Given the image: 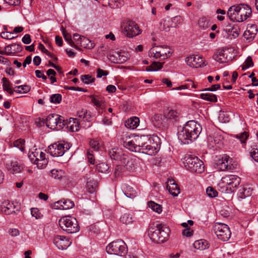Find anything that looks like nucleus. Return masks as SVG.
<instances>
[{
	"instance_id": "obj_1",
	"label": "nucleus",
	"mask_w": 258,
	"mask_h": 258,
	"mask_svg": "<svg viewBox=\"0 0 258 258\" xmlns=\"http://www.w3.org/2000/svg\"><path fill=\"white\" fill-rule=\"evenodd\" d=\"M202 130V126L195 120L187 121L182 130L178 133V138L184 144L196 140Z\"/></svg>"
},
{
	"instance_id": "obj_2",
	"label": "nucleus",
	"mask_w": 258,
	"mask_h": 258,
	"mask_svg": "<svg viewBox=\"0 0 258 258\" xmlns=\"http://www.w3.org/2000/svg\"><path fill=\"white\" fill-rule=\"evenodd\" d=\"M170 230L165 224H153L148 229V235L151 240L157 243L166 241L169 237Z\"/></svg>"
},
{
	"instance_id": "obj_3",
	"label": "nucleus",
	"mask_w": 258,
	"mask_h": 258,
	"mask_svg": "<svg viewBox=\"0 0 258 258\" xmlns=\"http://www.w3.org/2000/svg\"><path fill=\"white\" fill-rule=\"evenodd\" d=\"M227 15L233 22H242L251 15V8L245 4L234 5L229 8Z\"/></svg>"
},
{
	"instance_id": "obj_4",
	"label": "nucleus",
	"mask_w": 258,
	"mask_h": 258,
	"mask_svg": "<svg viewBox=\"0 0 258 258\" xmlns=\"http://www.w3.org/2000/svg\"><path fill=\"white\" fill-rule=\"evenodd\" d=\"M183 163L185 167L191 172L202 173L204 171L203 161L195 156L186 155L183 159Z\"/></svg>"
},
{
	"instance_id": "obj_5",
	"label": "nucleus",
	"mask_w": 258,
	"mask_h": 258,
	"mask_svg": "<svg viewBox=\"0 0 258 258\" xmlns=\"http://www.w3.org/2000/svg\"><path fill=\"white\" fill-rule=\"evenodd\" d=\"M59 225L63 231L69 233H76L80 229L76 218L72 216L62 217L59 220Z\"/></svg>"
},
{
	"instance_id": "obj_6",
	"label": "nucleus",
	"mask_w": 258,
	"mask_h": 258,
	"mask_svg": "<svg viewBox=\"0 0 258 258\" xmlns=\"http://www.w3.org/2000/svg\"><path fill=\"white\" fill-rule=\"evenodd\" d=\"M171 48L167 46H155L149 51V56L159 60H163L171 56Z\"/></svg>"
},
{
	"instance_id": "obj_7",
	"label": "nucleus",
	"mask_w": 258,
	"mask_h": 258,
	"mask_svg": "<svg viewBox=\"0 0 258 258\" xmlns=\"http://www.w3.org/2000/svg\"><path fill=\"white\" fill-rule=\"evenodd\" d=\"M106 250L109 254L124 256L127 252V247L122 240H117L110 243L106 247Z\"/></svg>"
},
{
	"instance_id": "obj_8",
	"label": "nucleus",
	"mask_w": 258,
	"mask_h": 258,
	"mask_svg": "<svg viewBox=\"0 0 258 258\" xmlns=\"http://www.w3.org/2000/svg\"><path fill=\"white\" fill-rule=\"evenodd\" d=\"M213 230L218 238L223 241L229 240L231 233L227 225L222 223H216L213 227Z\"/></svg>"
},
{
	"instance_id": "obj_9",
	"label": "nucleus",
	"mask_w": 258,
	"mask_h": 258,
	"mask_svg": "<svg viewBox=\"0 0 258 258\" xmlns=\"http://www.w3.org/2000/svg\"><path fill=\"white\" fill-rule=\"evenodd\" d=\"M70 148L69 143L57 142L50 145L48 152L52 156L59 157L62 156Z\"/></svg>"
},
{
	"instance_id": "obj_10",
	"label": "nucleus",
	"mask_w": 258,
	"mask_h": 258,
	"mask_svg": "<svg viewBox=\"0 0 258 258\" xmlns=\"http://www.w3.org/2000/svg\"><path fill=\"white\" fill-rule=\"evenodd\" d=\"M46 124L52 130H59L64 126V119L57 114H49L46 118Z\"/></svg>"
},
{
	"instance_id": "obj_11",
	"label": "nucleus",
	"mask_w": 258,
	"mask_h": 258,
	"mask_svg": "<svg viewBox=\"0 0 258 258\" xmlns=\"http://www.w3.org/2000/svg\"><path fill=\"white\" fill-rule=\"evenodd\" d=\"M234 50L231 48H225L219 49L215 54V60L220 63L227 62L234 57L233 53Z\"/></svg>"
},
{
	"instance_id": "obj_12",
	"label": "nucleus",
	"mask_w": 258,
	"mask_h": 258,
	"mask_svg": "<svg viewBox=\"0 0 258 258\" xmlns=\"http://www.w3.org/2000/svg\"><path fill=\"white\" fill-rule=\"evenodd\" d=\"M123 29L128 37H133L139 35L141 30L138 25L134 21H127L123 23Z\"/></svg>"
},
{
	"instance_id": "obj_13",
	"label": "nucleus",
	"mask_w": 258,
	"mask_h": 258,
	"mask_svg": "<svg viewBox=\"0 0 258 258\" xmlns=\"http://www.w3.org/2000/svg\"><path fill=\"white\" fill-rule=\"evenodd\" d=\"M232 158L227 155H223L216 163V168L220 171L231 170Z\"/></svg>"
},
{
	"instance_id": "obj_14",
	"label": "nucleus",
	"mask_w": 258,
	"mask_h": 258,
	"mask_svg": "<svg viewBox=\"0 0 258 258\" xmlns=\"http://www.w3.org/2000/svg\"><path fill=\"white\" fill-rule=\"evenodd\" d=\"M223 140L220 133H214L208 137V146L210 148H220L223 145Z\"/></svg>"
},
{
	"instance_id": "obj_15",
	"label": "nucleus",
	"mask_w": 258,
	"mask_h": 258,
	"mask_svg": "<svg viewBox=\"0 0 258 258\" xmlns=\"http://www.w3.org/2000/svg\"><path fill=\"white\" fill-rule=\"evenodd\" d=\"M222 181L229 188L232 190L238 186L240 183V178L235 175H227L223 177L222 179Z\"/></svg>"
},
{
	"instance_id": "obj_16",
	"label": "nucleus",
	"mask_w": 258,
	"mask_h": 258,
	"mask_svg": "<svg viewBox=\"0 0 258 258\" xmlns=\"http://www.w3.org/2000/svg\"><path fill=\"white\" fill-rule=\"evenodd\" d=\"M171 120H168L165 114H157L154 115L152 119V121L155 127L158 128H166Z\"/></svg>"
},
{
	"instance_id": "obj_17",
	"label": "nucleus",
	"mask_w": 258,
	"mask_h": 258,
	"mask_svg": "<svg viewBox=\"0 0 258 258\" xmlns=\"http://www.w3.org/2000/svg\"><path fill=\"white\" fill-rule=\"evenodd\" d=\"M53 243L59 249L64 250L71 245L72 241L64 236L56 235L53 238Z\"/></svg>"
},
{
	"instance_id": "obj_18",
	"label": "nucleus",
	"mask_w": 258,
	"mask_h": 258,
	"mask_svg": "<svg viewBox=\"0 0 258 258\" xmlns=\"http://www.w3.org/2000/svg\"><path fill=\"white\" fill-rule=\"evenodd\" d=\"M134 137L136 152H140L145 144H147L148 142L151 143V138L147 136H134Z\"/></svg>"
},
{
	"instance_id": "obj_19",
	"label": "nucleus",
	"mask_w": 258,
	"mask_h": 258,
	"mask_svg": "<svg viewBox=\"0 0 258 258\" xmlns=\"http://www.w3.org/2000/svg\"><path fill=\"white\" fill-rule=\"evenodd\" d=\"M185 61L188 66L195 68L205 66L204 58L198 55H190L186 58Z\"/></svg>"
},
{
	"instance_id": "obj_20",
	"label": "nucleus",
	"mask_w": 258,
	"mask_h": 258,
	"mask_svg": "<svg viewBox=\"0 0 258 258\" xmlns=\"http://www.w3.org/2000/svg\"><path fill=\"white\" fill-rule=\"evenodd\" d=\"M123 146L133 152H135V144L134 136H130L127 134H123L121 136Z\"/></svg>"
},
{
	"instance_id": "obj_21",
	"label": "nucleus",
	"mask_w": 258,
	"mask_h": 258,
	"mask_svg": "<svg viewBox=\"0 0 258 258\" xmlns=\"http://www.w3.org/2000/svg\"><path fill=\"white\" fill-rule=\"evenodd\" d=\"M153 140L151 139V142ZM159 151L158 145L156 143L148 142L147 144H145L140 152L153 156L155 155Z\"/></svg>"
},
{
	"instance_id": "obj_22",
	"label": "nucleus",
	"mask_w": 258,
	"mask_h": 258,
	"mask_svg": "<svg viewBox=\"0 0 258 258\" xmlns=\"http://www.w3.org/2000/svg\"><path fill=\"white\" fill-rule=\"evenodd\" d=\"M1 208L2 212L5 215H10L19 211L14 204L8 200L5 201L2 203Z\"/></svg>"
},
{
	"instance_id": "obj_23",
	"label": "nucleus",
	"mask_w": 258,
	"mask_h": 258,
	"mask_svg": "<svg viewBox=\"0 0 258 258\" xmlns=\"http://www.w3.org/2000/svg\"><path fill=\"white\" fill-rule=\"evenodd\" d=\"M257 32V26L255 25H248L243 33V37L248 42L253 40Z\"/></svg>"
},
{
	"instance_id": "obj_24",
	"label": "nucleus",
	"mask_w": 258,
	"mask_h": 258,
	"mask_svg": "<svg viewBox=\"0 0 258 258\" xmlns=\"http://www.w3.org/2000/svg\"><path fill=\"white\" fill-rule=\"evenodd\" d=\"M74 206V203L68 199H63L54 204V207L55 209L62 210L71 209Z\"/></svg>"
},
{
	"instance_id": "obj_25",
	"label": "nucleus",
	"mask_w": 258,
	"mask_h": 258,
	"mask_svg": "<svg viewBox=\"0 0 258 258\" xmlns=\"http://www.w3.org/2000/svg\"><path fill=\"white\" fill-rule=\"evenodd\" d=\"M120 163L129 171L132 172L135 169V161L133 159L128 157L126 155L122 156Z\"/></svg>"
},
{
	"instance_id": "obj_26",
	"label": "nucleus",
	"mask_w": 258,
	"mask_h": 258,
	"mask_svg": "<svg viewBox=\"0 0 258 258\" xmlns=\"http://www.w3.org/2000/svg\"><path fill=\"white\" fill-rule=\"evenodd\" d=\"M167 189L173 197H176L180 193V188L173 179H169L167 184Z\"/></svg>"
},
{
	"instance_id": "obj_27",
	"label": "nucleus",
	"mask_w": 258,
	"mask_h": 258,
	"mask_svg": "<svg viewBox=\"0 0 258 258\" xmlns=\"http://www.w3.org/2000/svg\"><path fill=\"white\" fill-rule=\"evenodd\" d=\"M45 153L40 150V149H36L34 151L30 152L28 154V157L34 164L38 161L39 159L45 157Z\"/></svg>"
},
{
	"instance_id": "obj_28",
	"label": "nucleus",
	"mask_w": 258,
	"mask_h": 258,
	"mask_svg": "<svg viewBox=\"0 0 258 258\" xmlns=\"http://www.w3.org/2000/svg\"><path fill=\"white\" fill-rule=\"evenodd\" d=\"M7 168L8 171L12 174L19 173L22 169V167L16 160L11 161L9 163H8Z\"/></svg>"
},
{
	"instance_id": "obj_29",
	"label": "nucleus",
	"mask_w": 258,
	"mask_h": 258,
	"mask_svg": "<svg viewBox=\"0 0 258 258\" xmlns=\"http://www.w3.org/2000/svg\"><path fill=\"white\" fill-rule=\"evenodd\" d=\"M140 119L137 117H132L127 119L125 122V126L129 129L136 128L139 125Z\"/></svg>"
},
{
	"instance_id": "obj_30",
	"label": "nucleus",
	"mask_w": 258,
	"mask_h": 258,
	"mask_svg": "<svg viewBox=\"0 0 258 258\" xmlns=\"http://www.w3.org/2000/svg\"><path fill=\"white\" fill-rule=\"evenodd\" d=\"M65 172L64 170L58 169H53L49 172V176L56 180H60L65 177Z\"/></svg>"
},
{
	"instance_id": "obj_31",
	"label": "nucleus",
	"mask_w": 258,
	"mask_h": 258,
	"mask_svg": "<svg viewBox=\"0 0 258 258\" xmlns=\"http://www.w3.org/2000/svg\"><path fill=\"white\" fill-rule=\"evenodd\" d=\"M98 187V182L93 179H88L86 183V188L87 191L93 194L95 192Z\"/></svg>"
},
{
	"instance_id": "obj_32",
	"label": "nucleus",
	"mask_w": 258,
	"mask_h": 258,
	"mask_svg": "<svg viewBox=\"0 0 258 258\" xmlns=\"http://www.w3.org/2000/svg\"><path fill=\"white\" fill-rule=\"evenodd\" d=\"M165 115L168 120H171L170 124L178 121L179 118V114L177 111L174 110H169Z\"/></svg>"
},
{
	"instance_id": "obj_33",
	"label": "nucleus",
	"mask_w": 258,
	"mask_h": 258,
	"mask_svg": "<svg viewBox=\"0 0 258 258\" xmlns=\"http://www.w3.org/2000/svg\"><path fill=\"white\" fill-rule=\"evenodd\" d=\"M109 155L111 159L121 161L122 156H125V154L123 153L120 150L113 149L109 151Z\"/></svg>"
},
{
	"instance_id": "obj_34",
	"label": "nucleus",
	"mask_w": 258,
	"mask_h": 258,
	"mask_svg": "<svg viewBox=\"0 0 258 258\" xmlns=\"http://www.w3.org/2000/svg\"><path fill=\"white\" fill-rule=\"evenodd\" d=\"M123 191L124 195L130 198H133L137 195L136 190L133 187L128 185H124L123 186Z\"/></svg>"
},
{
	"instance_id": "obj_35",
	"label": "nucleus",
	"mask_w": 258,
	"mask_h": 258,
	"mask_svg": "<svg viewBox=\"0 0 258 258\" xmlns=\"http://www.w3.org/2000/svg\"><path fill=\"white\" fill-rule=\"evenodd\" d=\"M200 98L203 100L211 102H217L218 101L217 96L208 92H204L200 94Z\"/></svg>"
},
{
	"instance_id": "obj_36",
	"label": "nucleus",
	"mask_w": 258,
	"mask_h": 258,
	"mask_svg": "<svg viewBox=\"0 0 258 258\" xmlns=\"http://www.w3.org/2000/svg\"><path fill=\"white\" fill-rule=\"evenodd\" d=\"M67 127L72 132H77L80 129L79 123L76 118H71Z\"/></svg>"
},
{
	"instance_id": "obj_37",
	"label": "nucleus",
	"mask_w": 258,
	"mask_h": 258,
	"mask_svg": "<svg viewBox=\"0 0 258 258\" xmlns=\"http://www.w3.org/2000/svg\"><path fill=\"white\" fill-rule=\"evenodd\" d=\"M194 246L195 248L201 250H204L209 247L208 241L204 239L196 241L194 243Z\"/></svg>"
},
{
	"instance_id": "obj_38",
	"label": "nucleus",
	"mask_w": 258,
	"mask_h": 258,
	"mask_svg": "<svg viewBox=\"0 0 258 258\" xmlns=\"http://www.w3.org/2000/svg\"><path fill=\"white\" fill-rule=\"evenodd\" d=\"M90 97L91 98L92 103H93L94 105L97 108H102L104 101L101 96L91 95Z\"/></svg>"
},
{
	"instance_id": "obj_39",
	"label": "nucleus",
	"mask_w": 258,
	"mask_h": 258,
	"mask_svg": "<svg viewBox=\"0 0 258 258\" xmlns=\"http://www.w3.org/2000/svg\"><path fill=\"white\" fill-rule=\"evenodd\" d=\"M78 45L82 47L85 48H91L93 47L92 44L87 38L82 36L80 42L78 43Z\"/></svg>"
},
{
	"instance_id": "obj_40",
	"label": "nucleus",
	"mask_w": 258,
	"mask_h": 258,
	"mask_svg": "<svg viewBox=\"0 0 258 258\" xmlns=\"http://www.w3.org/2000/svg\"><path fill=\"white\" fill-rule=\"evenodd\" d=\"M120 221L124 224H130L133 222V218L130 214L125 213L120 217Z\"/></svg>"
},
{
	"instance_id": "obj_41",
	"label": "nucleus",
	"mask_w": 258,
	"mask_h": 258,
	"mask_svg": "<svg viewBox=\"0 0 258 258\" xmlns=\"http://www.w3.org/2000/svg\"><path fill=\"white\" fill-rule=\"evenodd\" d=\"M163 63L160 62H154L150 66L146 68L148 72L156 71L161 69L163 68Z\"/></svg>"
},
{
	"instance_id": "obj_42",
	"label": "nucleus",
	"mask_w": 258,
	"mask_h": 258,
	"mask_svg": "<svg viewBox=\"0 0 258 258\" xmlns=\"http://www.w3.org/2000/svg\"><path fill=\"white\" fill-rule=\"evenodd\" d=\"M62 34L63 36V37L64 38V40L68 42V43L72 46L74 48H75L77 49L80 50L79 48V47H78L76 44L73 41V40L72 39V36L71 35L67 33L66 31L63 30L62 31Z\"/></svg>"
},
{
	"instance_id": "obj_43",
	"label": "nucleus",
	"mask_w": 258,
	"mask_h": 258,
	"mask_svg": "<svg viewBox=\"0 0 258 258\" xmlns=\"http://www.w3.org/2000/svg\"><path fill=\"white\" fill-rule=\"evenodd\" d=\"M114 53L117 56L118 63H122L127 60L128 54L127 53L123 51H115Z\"/></svg>"
},
{
	"instance_id": "obj_44",
	"label": "nucleus",
	"mask_w": 258,
	"mask_h": 258,
	"mask_svg": "<svg viewBox=\"0 0 258 258\" xmlns=\"http://www.w3.org/2000/svg\"><path fill=\"white\" fill-rule=\"evenodd\" d=\"M148 205L153 211L160 214L162 211V208L161 205L153 202L150 201L148 203Z\"/></svg>"
},
{
	"instance_id": "obj_45",
	"label": "nucleus",
	"mask_w": 258,
	"mask_h": 258,
	"mask_svg": "<svg viewBox=\"0 0 258 258\" xmlns=\"http://www.w3.org/2000/svg\"><path fill=\"white\" fill-rule=\"evenodd\" d=\"M198 24L199 27L204 30L207 29L210 27L209 20L205 17L200 18Z\"/></svg>"
},
{
	"instance_id": "obj_46",
	"label": "nucleus",
	"mask_w": 258,
	"mask_h": 258,
	"mask_svg": "<svg viewBox=\"0 0 258 258\" xmlns=\"http://www.w3.org/2000/svg\"><path fill=\"white\" fill-rule=\"evenodd\" d=\"M173 28L176 27L178 24H181L183 21V18L180 16H176L172 18H168Z\"/></svg>"
},
{
	"instance_id": "obj_47",
	"label": "nucleus",
	"mask_w": 258,
	"mask_h": 258,
	"mask_svg": "<svg viewBox=\"0 0 258 258\" xmlns=\"http://www.w3.org/2000/svg\"><path fill=\"white\" fill-rule=\"evenodd\" d=\"M15 88L16 89H15V92L18 93H26L31 89L30 86L26 85L16 86Z\"/></svg>"
},
{
	"instance_id": "obj_48",
	"label": "nucleus",
	"mask_w": 258,
	"mask_h": 258,
	"mask_svg": "<svg viewBox=\"0 0 258 258\" xmlns=\"http://www.w3.org/2000/svg\"><path fill=\"white\" fill-rule=\"evenodd\" d=\"M48 162V160L46 159V157H44V158L39 159V160L34 164L37 165V167L39 169H44L46 167Z\"/></svg>"
},
{
	"instance_id": "obj_49",
	"label": "nucleus",
	"mask_w": 258,
	"mask_h": 258,
	"mask_svg": "<svg viewBox=\"0 0 258 258\" xmlns=\"http://www.w3.org/2000/svg\"><path fill=\"white\" fill-rule=\"evenodd\" d=\"M109 169L108 165L104 163L101 162L96 165V169L99 172L101 173H105Z\"/></svg>"
},
{
	"instance_id": "obj_50",
	"label": "nucleus",
	"mask_w": 258,
	"mask_h": 258,
	"mask_svg": "<svg viewBox=\"0 0 258 258\" xmlns=\"http://www.w3.org/2000/svg\"><path fill=\"white\" fill-rule=\"evenodd\" d=\"M95 78H93L90 75H84L81 76V80L87 84H89L93 83L95 81Z\"/></svg>"
},
{
	"instance_id": "obj_51",
	"label": "nucleus",
	"mask_w": 258,
	"mask_h": 258,
	"mask_svg": "<svg viewBox=\"0 0 258 258\" xmlns=\"http://www.w3.org/2000/svg\"><path fill=\"white\" fill-rule=\"evenodd\" d=\"M14 145L22 152L25 150V141L23 139H18L14 142Z\"/></svg>"
},
{
	"instance_id": "obj_52",
	"label": "nucleus",
	"mask_w": 258,
	"mask_h": 258,
	"mask_svg": "<svg viewBox=\"0 0 258 258\" xmlns=\"http://www.w3.org/2000/svg\"><path fill=\"white\" fill-rule=\"evenodd\" d=\"M254 63L252 61L251 57L248 56L244 62V64L242 66V70H245L248 68L252 67Z\"/></svg>"
},
{
	"instance_id": "obj_53",
	"label": "nucleus",
	"mask_w": 258,
	"mask_h": 258,
	"mask_svg": "<svg viewBox=\"0 0 258 258\" xmlns=\"http://www.w3.org/2000/svg\"><path fill=\"white\" fill-rule=\"evenodd\" d=\"M90 146L91 147V150L93 149L94 151H97L99 150L100 147V144L98 141L95 140H91L90 141Z\"/></svg>"
},
{
	"instance_id": "obj_54",
	"label": "nucleus",
	"mask_w": 258,
	"mask_h": 258,
	"mask_svg": "<svg viewBox=\"0 0 258 258\" xmlns=\"http://www.w3.org/2000/svg\"><path fill=\"white\" fill-rule=\"evenodd\" d=\"M161 26H162V29L166 32L169 31L170 28H173L169 19L164 20L163 22L161 23Z\"/></svg>"
},
{
	"instance_id": "obj_55",
	"label": "nucleus",
	"mask_w": 258,
	"mask_h": 258,
	"mask_svg": "<svg viewBox=\"0 0 258 258\" xmlns=\"http://www.w3.org/2000/svg\"><path fill=\"white\" fill-rule=\"evenodd\" d=\"M206 192L208 196L211 198L216 197L218 195V192L211 186L207 188Z\"/></svg>"
},
{
	"instance_id": "obj_56",
	"label": "nucleus",
	"mask_w": 258,
	"mask_h": 258,
	"mask_svg": "<svg viewBox=\"0 0 258 258\" xmlns=\"http://www.w3.org/2000/svg\"><path fill=\"white\" fill-rule=\"evenodd\" d=\"M61 100V95L59 94H55L51 95L50 102L54 103H59Z\"/></svg>"
},
{
	"instance_id": "obj_57",
	"label": "nucleus",
	"mask_w": 258,
	"mask_h": 258,
	"mask_svg": "<svg viewBox=\"0 0 258 258\" xmlns=\"http://www.w3.org/2000/svg\"><path fill=\"white\" fill-rule=\"evenodd\" d=\"M79 116L83 117L85 120H89L91 118V115L90 113H88L86 109H82L81 112H79Z\"/></svg>"
},
{
	"instance_id": "obj_58",
	"label": "nucleus",
	"mask_w": 258,
	"mask_h": 258,
	"mask_svg": "<svg viewBox=\"0 0 258 258\" xmlns=\"http://www.w3.org/2000/svg\"><path fill=\"white\" fill-rule=\"evenodd\" d=\"M248 137V133L244 132L239 135H236V138L239 139L242 143H245Z\"/></svg>"
},
{
	"instance_id": "obj_59",
	"label": "nucleus",
	"mask_w": 258,
	"mask_h": 258,
	"mask_svg": "<svg viewBox=\"0 0 258 258\" xmlns=\"http://www.w3.org/2000/svg\"><path fill=\"white\" fill-rule=\"evenodd\" d=\"M31 213L32 216L34 217L36 219L40 218L42 216L37 208H32Z\"/></svg>"
},
{
	"instance_id": "obj_60",
	"label": "nucleus",
	"mask_w": 258,
	"mask_h": 258,
	"mask_svg": "<svg viewBox=\"0 0 258 258\" xmlns=\"http://www.w3.org/2000/svg\"><path fill=\"white\" fill-rule=\"evenodd\" d=\"M11 46L12 47L13 53L19 52L21 51L23 49V47L21 44L17 43L11 44Z\"/></svg>"
},
{
	"instance_id": "obj_61",
	"label": "nucleus",
	"mask_w": 258,
	"mask_h": 258,
	"mask_svg": "<svg viewBox=\"0 0 258 258\" xmlns=\"http://www.w3.org/2000/svg\"><path fill=\"white\" fill-rule=\"evenodd\" d=\"M87 156L89 162L92 164L95 163V158L94 154H93V150L89 149L87 151Z\"/></svg>"
},
{
	"instance_id": "obj_62",
	"label": "nucleus",
	"mask_w": 258,
	"mask_h": 258,
	"mask_svg": "<svg viewBox=\"0 0 258 258\" xmlns=\"http://www.w3.org/2000/svg\"><path fill=\"white\" fill-rule=\"evenodd\" d=\"M3 81V88L4 91H7L10 87V83L9 81L5 77H4L2 79Z\"/></svg>"
},
{
	"instance_id": "obj_63",
	"label": "nucleus",
	"mask_w": 258,
	"mask_h": 258,
	"mask_svg": "<svg viewBox=\"0 0 258 258\" xmlns=\"http://www.w3.org/2000/svg\"><path fill=\"white\" fill-rule=\"evenodd\" d=\"M1 37L6 39H12L14 38L13 33L9 32H3L1 33Z\"/></svg>"
},
{
	"instance_id": "obj_64",
	"label": "nucleus",
	"mask_w": 258,
	"mask_h": 258,
	"mask_svg": "<svg viewBox=\"0 0 258 258\" xmlns=\"http://www.w3.org/2000/svg\"><path fill=\"white\" fill-rule=\"evenodd\" d=\"M252 158L256 162H258V148H253L250 153Z\"/></svg>"
}]
</instances>
